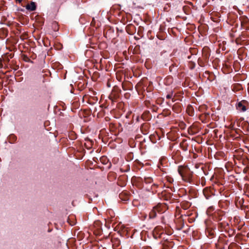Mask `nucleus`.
Returning a JSON list of instances; mask_svg holds the SVG:
<instances>
[{
    "mask_svg": "<svg viewBox=\"0 0 249 249\" xmlns=\"http://www.w3.org/2000/svg\"><path fill=\"white\" fill-rule=\"evenodd\" d=\"M206 225V234L208 237L212 239L215 237L216 223H213L211 219H206L205 221Z\"/></svg>",
    "mask_w": 249,
    "mask_h": 249,
    "instance_id": "obj_1",
    "label": "nucleus"
},
{
    "mask_svg": "<svg viewBox=\"0 0 249 249\" xmlns=\"http://www.w3.org/2000/svg\"><path fill=\"white\" fill-rule=\"evenodd\" d=\"M166 210V206L162 204H159L153 207L149 213V218L160 217V215L164 213Z\"/></svg>",
    "mask_w": 249,
    "mask_h": 249,
    "instance_id": "obj_2",
    "label": "nucleus"
},
{
    "mask_svg": "<svg viewBox=\"0 0 249 249\" xmlns=\"http://www.w3.org/2000/svg\"><path fill=\"white\" fill-rule=\"evenodd\" d=\"M178 172L184 180L188 181L190 178V173L189 169L185 167L179 166Z\"/></svg>",
    "mask_w": 249,
    "mask_h": 249,
    "instance_id": "obj_3",
    "label": "nucleus"
},
{
    "mask_svg": "<svg viewBox=\"0 0 249 249\" xmlns=\"http://www.w3.org/2000/svg\"><path fill=\"white\" fill-rule=\"evenodd\" d=\"M163 234H164V231L162 229L159 227L154 229L153 235L155 238H161Z\"/></svg>",
    "mask_w": 249,
    "mask_h": 249,
    "instance_id": "obj_4",
    "label": "nucleus"
},
{
    "mask_svg": "<svg viewBox=\"0 0 249 249\" xmlns=\"http://www.w3.org/2000/svg\"><path fill=\"white\" fill-rule=\"evenodd\" d=\"M246 102L242 101L238 103L236 105V108L239 111L244 112L246 110V107L245 106Z\"/></svg>",
    "mask_w": 249,
    "mask_h": 249,
    "instance_id": "obj_5",
    "label": "nucleus"
},
{
    "mask_svg": "<svg viewBox=\"0 0 249 249\" xmlns=\"http://www.w3.org/2000/svg\"><path fill=\"white\" fill-rule=\"evenodd\" d=\"M26 8L28 10L34 11L36 9V5L34 2H31L30 3L26 5Z\"/></svg>",
    "mask_w": 249,
    "mask_h": 249,
    "instance_id": "obj_6",
    "label": "nucleus"
},
{
    "mask_svg": "<svg viewBox=\"0 0 249 249\" xmlns=\"http://www.w3.org/2000/svg\"><path fill=\"white\" fill-rule=\"evenodd\" d=\"M229 249H241V247L235 243H231L229 246Z\"/></svg>",
    "mask_w": 249,
    "mask_h": 249,
    "instance_id": "obj_7",
    "label": "nucleus"
},
{
    "mask_svg": "<svg viewBox=\"0 0 249 249\" xmlns=\"http://www.w3.org/2000/svg\"><path fill=\"white\" fill-rule=\"evenodd\" d=\"M66 220L71 226H73L76 223V219H66Z\"/></svg>",
    "mask_w": 249,
    "mask_h": 249,
    "instance_id": "obj_8",
    "label": "nucleus"
},
{
    "mask_svg": "<svg viewBox=\"0 0 249 249\" xmlns=\"http://www.w3.org/2000/svg\"><path fill=\"white\" fill-rule=\"evenodd\" d=\"M172 246L171 243H164L163 244L162 249H171L170 248Z\"/></svg>",
    "mask_w": 249,
    "mask_h": 249,
    "instance_id": "obj_9",
    "label": "nucleus"
},
{
    "mask_svg": "<svg viewBox=\"0 0 249 249\" xmlns=\"http://www.w3.org/2000/svg\"><path fill=\"white\" fill-rule=\"evenodd\" d=\"M218 224L221 228H223L224 229H225V230H227V229H228V228H227V227H229V224L228 223H225L221 222V223H218Z\"/></svg>",
    "mask_w": 249,
    "mask_h": 249,
    "instance_id": "obj_10",
    "label": "nucleus"
},
{
    "mask_svg": "<svg viewBox=\"0 0 249 249\" xmlns=\"http://www.w3.org/2000/svg\"><path fill=\"white\" fill-rule=\"evenodd\" d=\"M100 161L103 164H106L108 163L109 160L107 158V157L103 156L100 158Z\"/></svg>",
    "mask_w": 249,
    "mask_h": 249,
    "instance_id": "obj_11",
    "label": "nucleus"
},
{
    "mask_svg": "<svg viewBox=\"0 0 249 249\" xmlns=\"http://www.w3.org/2000/svg\"><path fill=\"white\" fill-rule=\"evenodd\" d=\"M111 241L112 243V248H113V249H116L115 247H117L118 245L119 244L120 241L117 239L116 240L115 242H114L112 239H111Z\"/></svg>",
    "mask_w": 249,
    "mask_h": 249,
    "instance_id": "obj_12",
    "label": "nucleus"
},
{
    "mask_svg": "<svg viewBox=\"0 0 249 249\" xmlns=\"http://www.w3.org/2000/svg\"><path fill=\"white\" fill-rule=\"evenodd\" d=\"M152 180V179L151 178H147V179L145 178V181L146 183H150Z\"/></svg>",
    "mask_w": 249,
    "mask_h": 249,
    "instance_id": "obj_13",
    "label": "nucleus"
},
{
    "mask_svg": "<svg viewBox=\"0 0 249 249\" xmlns=\"http://www.w3.org/2000/svg\"><path fill=\"white\" fill-rule=\"evenodd\" d=\"M186 205H187L186 207H184V206H183V204H182V207L183 208V209H184V210L186 209L188 207H189V206H190V203H187L186 204Z\"/></svg>",
    "mask_w": 249,
    "mask_h": 249,
    "instance_id": "obj_14",
    "label": "nucleus"
},
{
    "mask_svg": "<svg viewBox=\"0 0 249 249\" xmlns=\"http://www.w3.org/2000/svg\"><path fill=\"white\" fill-rule=\"evenodd\" d=\"M232 233H231V232H230V231H229V236H231L232 235V234L234 233V231H233V230H231V231Z\"/></svg>",
    "mask_w": 249,
    "mask_h": 249,
    "instance_id": "obj_15",
    "label": "nucleus"
},
{
    "mask_svg": "<svg viewBox=\"0 0 249 249\" xmlns=\"http://www.w3.org/2000/svg\"><path fill=\"white\" fill-rule=\"evenodd\" d=\"M172 97V95L171 94H168L166 95V98L167 99H170Z\"/></svg>",
    "mask_w": 249,
    "mask_h": 249,
    "instance_id": "obj_16",
    "label": "nucleus"
},
{
    "mask_svg": "<svg viewBox=\"0 0 249 249\" xmlns=\"http://www.w3.org/2000/svg\"><path fill=\"white\" fill-rule=\"evenodd\" d=\"M213 210V208H210L208 209V210H207V213H209L211 211H212Z\"/></svg>",
    "mask_w": 249,
    "mask_h": 249,
    "instance_id": "obj_17",
    "label": "nucleus"
},
{
    "mask_svg": "<svg viewBox=\"0 0 249 249\" xmlns=\"http://www.w3.org/2000/svg\"><path fill=\"white\" fill-rule=\"evenodd\" d=\"M178 107V105H175L174 106H173V110H175L176 107Z\"/></svg>",
    "mask_w": 249,
    "mask_h": 249,
    "instance_id": "obj_18",
    "label": "nucleus"
},
{
    "mask_svg": "<svg viewBox=\"0 0 249 249\" xmlns=\"http://www.w3.org/2000/svg\"><path fill=\"white\" fill-rule=\"evenodd\" d=\"M195 219H193V218L190 219V220L189 221V222H192L194 221V220H195Z\"/></svg>",
    "mask_w": 249,
    "mask_h": 249,
    "instance_id": "obj_19",
    "label": "nucleus"
},
{
    "mask_svg": "<svg viewBox=\"0 0 249 249\" xmlns=\"http://www.w3.org/2000/svg\"><path fill=\"white\" fill-rule=\"evenodd\" d=\"M22 0H16L18 2H21L22 1Z\"/></svg>",
    "mask_w": 249,
    "mask_h": 249,
    "instance_id": "obj_20",
    "label": "nucleus"
},
{
    "mask_svg": "<svg viewBox=\"0 0 249 249\" xmlns=\"http://www.w3.org/2000/svg\"><path fill=\"white\" fill-rule=\"evenodd\" d=\"M170 80L171 81L172 80V78H168L167 79V80Z\"/></svg>",
    "mask_w": 249,
    "mask_h": 249,
    "instance_id": "obj_21",
    "label": "nucleus"
},
{
    "mask_svg": "<svg viewBox=\"0 0 249 249\" xmlns=\"http://www.w3.org/2000/svg\"><path fill=\"white\" fill-rule=\"evenodd\" d=\"M184 215H185V216H186V214H184ZM191 214H188L187 215V216H191Z\"/></svg>",
    "mask_w": 249,
    "mask_h": 249,
    "instance_id": "obj_22",
    "label": "nucleus"
},
{
    "mask_svg": "<svg viewBox=\"0 0 249 249\" xmlns=\"http://www.w3.org/2000/svg\"><path fill=\"white\" fill-rule=\"evenodd\" d=\"M107 86H109V81H108L107 82Z\"/></svg>",
    "mask_w": 249,
    "mask_h": 249,
    "instance_id": "obj_23",
    "label": "nucleus"
},
{
    "mask_svg": "<svg viewBox=\"0 0 249 249\" xmlns=\"http://www.w3.org/2000/svg\"><path fill=\"white\" fill-rule=\"evenodd\" d=\"M223 215L222 214H219V216H223Z\"/></svg>",
    "mask_w": 249,
    "mask_h": 249,
    "instance_id": "obj_24",
    "label": "nucleus"
},
{
    "mask_svg": "<svg viewBox=\"0 0 249 249\" xmlns=\"http://www.w3.org/2000/svg\"><path fill=\"white\" fill-rule=\"evenodd\" d=\"M236 219V220H238V219H235V218H234L233 220H234V221H235V220Z\"/></svg>",
    "mask_w": 249,
    "mask_h": 249,
    "instance_id": "obj_25",
    "label": "nucleus"
},
{
    "mask_svg": "<svg viewBox=\"0 0 249 249\" xmlns=\"http://www.w3.org/2000/svg\"><path fill=\"white\" fill-rule=\"evenodd\" d=\"M93 20H94V19H93V21L91 22V24H93Z\"/></svg>",
    "mask_w": 249,
    "mask_h": 249,
    "instance_id": "obj_26",
    "label": "nucleus"
},
{
    "mask_svg": "<svg viewBox=\"0 0 249 249\" xmlns=\"http://www.w3.org/2000/svg\"><path fill=\"white\" fill-rule=\"evenodd\" d=\"M179 111V108L178 110H177V112H178Z\"/></svg>",
    "mask_w": 249,
    "mask_h": 249,
    "instance_id": "obj_27",
    "label": "nucleus"
},
{
    "mask_svg": "<svg viewBox=\"0 0 249 249\" xmlns=\"http://www.w3.org/2000/svg\"><path fill=\"white\" fill-rule=\"evenodd\" d=\"M189 114L190 115H191H191H192V114H190V113H189Z\"/></svg>",
    "mask_w": 249,
    "mask_h": 249,
    "instance_id": "obj_28",
    "label": "nucleus"
},
{
    "mask_svg": "<svg viewBox=\"0 0 249 249\" xmlns=\"http://www.w3.org/2000/svg\"><path fill=\"white\" fill-rule=\"evenodd\" d=\"M183 216V214H181L180 216V218Z\"/></svg>",
    "mask_w": 249,
    "mask_h": 249,
    "instance_id": "obj_29",
    "label": "nucleus"
}]
</instances>
